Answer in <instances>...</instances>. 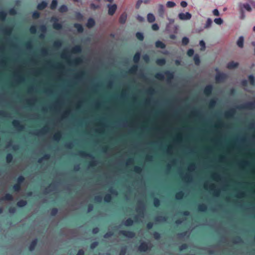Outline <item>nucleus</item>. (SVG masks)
Segmentation results:
<instances>
[{"label": "nucleus", "instance_id": "63", "mask_svg": "<svg viewBox=\"0 0 255 255\" xmlns=\"http://www.w3.org/2000/svg\"><path fill=\"white\" fill-rule=\"evenodd\" d=\"M98 245V243L97 242H95L94 243H93L91 246V249H94L95 248H96V247Z\"/></svg>", "mask_w": 255, "mask_h": 255}, {"label": "nucleus", "instance_id": "11", "mask_svg": "<svg viewBox=\"0 0 255 255\" xmlns=\"http://www.w3.org/2000/svg\"><path fill=\"white\" fill-rule=\"evenodd\" d=\"M121 233L128 238H132L134 236V234L129 231H123L121 232Z\"/></svg>", "mask_w": 255, "mask_h": 255}, {"label": "nucleus", "instance_id": "12", "mask_svg": "<svg viewBox=\"0 0 255 255\" xmlns=\"http://www.w3.org/2000/svg\"><path fill=\"white\" fill-rule=\"evenodd\" d=\"M147 19L149 22L152 23L155 21V17L153 14L152 13H149L147 15Z\"/></svg>", "mask_w": 255, "mask_h": 255}, {"label": "nucleus", "instance_id": "61", "mask_svg": "<svg viewBox=\"0 0 255 255\" xmlns=\"http://www.w3.org/2000/svg\"><path fill=\"white\" fill-rule=\"evenodd\" d=\"M155 206L157 207L159 205V201L157 199H155L154 201Z\"/></svg>", "mask_w": 255, "mask_h": 255}, {"label": "nucleus", "instance_id": "34", "mask_svg": "<svg viewBox=\"0 0 255 255\" xmlns=\"http://www.w3.org/2000/svg\"><path fill=\"white\" fill-rule=\"evenodd\" d=\"M132 220L130 219H128L125 221V225L127 226H131L132 224Z\"/></svg>", "mask_w": 255, "mask_h": 255}, {"label": "nucleus", "instance_id": "51", "mask_svg": "<svg viewBox=\"0 0 255 255\" xmlns=\"http://www.w3.org/2000/svg\"><path fill=\"white\" fill-rule=\"evenodd\" d=\"M76 17L77 19L80 20L82 18L83 16H82V14L80 13V12H76Z\"/></svg>", "mask_w": 255, "mask_h": 255}, {"label": "nucleus", "instance_id": "50", "mask_svg": "<svg viewBox=\"0 0 255 255\" xmlns=\"http://www.w3.org/2000/svg\"><path fill=\"white\" fill-rule=\"evenodd\" d=\"M152 29L153 30H157L159 29V26L158 25H157V24L156 23H154L153 24H152Z\"/></svg>", "mask_w": 255, "mask_h": 255}, {"label": "nucleus", "instance_id": "41", "mask_svg": "<svg viewBox=\"0 0 255 255\" xmlns=\"http://www.w3.org/2000/svg\"><path fill=\"white\" fill-rule=\"evenodd\" d=\"M249 81L251 83V84L254 85L255 84V78L253 75H250L249 77Z\"/></svg>", "mask_w": 255, "mask_h": 255}, {"label": "nucleus", "instance_id": "46", "mask_svg": "<svg viewBox=\"0 0 255 255\" xmlns=\"http://www.w3.org/2000/svg\"><path fill=\"white\" fill-rule=\"evenodd\" d=\"M194 53V50L193 49H190L187 51V55L189 56H192V55H193Z\"/></svg>", "mask_w": 255, "mask_h": 255}, {"label": "nucleus", "instance_id": "27", "mask_svg": "<svg viewBox=\"0 0 255 255\" xmlns=\"http://www.w3.org/2000/svg\"><path fill=\"white\" fill-rule=\"evenodd\" d=\"M140 59V54L139 53H136L133 57V61L134 62L137 63L138 62Z\"/></svg>", "mask_w": 255, "mask_h": 255}, {"label": "nucleus", "instance_id": "59", "mask_svg": "<svg viewBox=\"0 0 255 255\" xmlns=\"http://www.w3.org/2000/svg\"><path fill=\"white\" fill-rule=\"evenodd\" d=\"M24 180V178L20 176L18 178L17 181L18 182V184L21 183Z\"/></svg>", "mask_w": 255, "mask_h": 255}, {"label": "nucleus", "instance_id": "22", "mask_svg": "<svg viewBox=\"0 0 255 255\" xmlns=\"http://www.w3.org/2000/svg\"><path fill=\"white\" fill-rule=\"evenodd\" d=\"M194 60L195 64L197 65H199L200 63V59L199 56L198 54H195L194 56Z\"/></svg>", "mask_w": 255, "mask_h": 255}, {"label": "nucleus", "instance_id": "13", "mask_svg": "<svg viewBox=\"0 0 255 255\" xmlns=\"http://www.w3.org/2000/svg\"><path fill=\"white\" fill-rule=\"evenodd\" d=\"M52 19V20L54 19L56 21L53 23V28L54 29H57V30L60 29L62 28V25L61 23L57 22V21H58L57 19H56L55 18H53Z\"/></svg>", "mask_w": 255, "mask_h": 255}, {"label": "nucleus", "instance_id": "2", "mask_svg": "<svg viewBox=\"0 0 255 255\" xmlns=\"http://www.w3.org/2000/svg\"><path fill=\"white\" fill-rule=\"evenodd\" d=\"M107 7H108V14L110 15H113L116 9L117 8V5L116 4H108L107 5Z\"/></svg>", "mask_w": 255, "mask_h": 255}, {"label": "nucleus", "instance_id": "24", "mask_svg": "<svg viewBox=\"0 0 255 255\" xmlns=\"http://www.w3.org/2000/svg\"><path fill=\"white\" fill-rule=\"evenodd\" d=\"M12 125L15 128H21L20 123L18 120H14L12 122Z\"/></svg>", "mask_w": 255, "mask_h": 255}, {"label": "nucleus", "instance_id": "20", "mask_svg": "<svg viewBox=\"0 0 255 255\" xmlns=\"http://www.w3.org/2000/svg\"><path fill=\"white\" fill-rule=\"evenodd\" d=\"M214 21L218 25H221L223 23V20L221 17L215 18Z\"/></svg>", "mask_w": 255, "mask_h": 255}, {"label": "nucleus", "instance_id": "42", "mask_svg": "<svg viewBox=\"0 0 255 255\" xmlns=\"http://www.w3.org/2000/svg\"><path fill=\"white\" fill-rule=\"evenodd\" d=\"M143 2L142 0H138L137 1L136 4H135V8L136 9H139L141 4Z\"/></svg>", "mask_w": 255, "mask_h": 255}, {"label": "nucleus", "instance_id": "18", "mask_svg": "<svg viewBox=\"0 0 255 255\" xmlns=\"http://www.w3.org/2000/svg\"><path fill=\"white\" fill-rule=\"evenodd\" d=\"M166 6L168 8H173L176 6V3L173 1H168L166 3Z\"/></svg>", "mask_w": 255, "mask_h": 255}, {"label": "nucleus", "instance_id": "1", "mask_svg": "<svg viewBox=\"0 0 255 255\" xmlns=\"http://www.w3.org/2000/svg\"><path fill=\"white\" fill-rule=\"evenodd\" d=\"M178 18L181 20H188L192 17V15L189 12H180L178 15Z\"/></svg>", "mask_w": 255, "mask_h": 255}, {"label": "nucleus", "instance_id": "7", "mask_svg": "<svg viewBox=\"0 0 255 255\" xmlns=\"http://www.w3.org/2000/svg\"><path fill=\"white\" fill-rule=\"evenodd\" d=\"M239 63L236 62L231 61L227 64V68L229 69H234L238 67Z\"/></svg>", "mask_w": 255, "mask_h": 255}, {"label": "nucleus", "instance_id": "38", "mask_svg": "<svg viewBox=\"0 0 255 255\" xmlns=\"http://www.w3.org/2000/svg\"><path fill=\"white\" fill-rule=\"evenodd\" d=\"M183 196V193L182 192H179L176 194V198L177 199H180L182 198Z\"/></svg>", "mask_w": 255, "mask_h": 255}, {"label": "nucleus", "instance_id": "43", "mask_svg": "<svg viewBox=\"0 0 255 255\" xmlns=\"http://www.w3.org/2000/svg\"><path fill=\"white\" fill-rule=\"evenodd\" d=\"M60 137H61V134H60V133L59 132L56 133L54 135V138L56 140H60Z\"/></svg>", "mask_w": 255, "mask_h": 255}, {"label": "nucleus", "instance_id": "52", "mask_svg": "<svg viewBox=\"0 0 255 255\" xmlns=\"http://www.w3.org/2000/svg\"><path fill=\"white\" fill-rule=\"evenodd\" d=\"M30 31L31 33H34L36 31V28L35 26H32L30 28Z\"/></svg>", "mask_w": 255, "mask_h": 255}, {"label": "nucleus", "instance_id": "26", "mask_svg": "<svg viewBox=\"0 0 255 255\" xmlns=\"http://www.w3.org/2000/svg\"><path fill=\"white\" fill-rule=\"evenodd\" d=\"M189 38L187 37H184L182 40V43L184 45H186L189 43Z\"/></svg>", "mask_w": 255, "mask_h": 255}, {"label": "nucleus", "instance_id": "47", "mask_svg": "<svg viewBox=\"0 0 255 255\" xmlns=\"http://www.w3.org/2000/svg\"><path fill=\"white\" fill-rule=\"evenodd\" d=\"M213 14L215 16H219L220 15V12L219 11V10H218V9L216 8V9H214L213 11Z\"/></svg>", "mask_w": 255, "mask_h": 255}, {"label": "nucleus", "instance_id": "15", "mask_svg": "<svg viewBox=\"0 0 255 255\" xmlns=\"http://www.w3.org/2000/svg\"><path fill=\"white\" fill-rule=\"evenodd\" d=\"M212 90V87L211 85L207 86L204 89V93L206 95H209Z\"/></svg>", "mask_w": 255, "mask_h": 255}, {"label": "nucleus", "instance_id": "29", "mask_svg": "<svg viewBox=\"0 0 255 255\" xmlns=\"http://www.w3.org/2000/svg\"><path fill=\"white\" fill-rule=\"evenodd\" d=\"M240 19H244L246 17L244 10L243 9V8L240 9Z\"/></svg>", "mask_w": 255, "mask_h": 255}, {"label": "nucleus", "instance_id": "35", "mask_svg": "<svg viewBox=\"0 0 255 255\" xmlns=\"http://www.w3.org/2000/svg\"><path fill=\"white\" fill-rule=\"evenodd\" d=\"M67 10V7L65 5H62L59 8V11L61 12H65Z\"/></svg>", "mask_w": 255, "mask_h": 255}, {"label": "nucleus", "instance_id": "54", "mask_svg": "<svg viewBox=\"0 0 255 255\" xmlns=\"http://www.w3.org/2000/svg\"><path fill=\"white\" fill-rule=\"evenodd\" d=\"M180 5L183 7H185L187 6V2L185 1H181L180 2Z\"/></svg>", "mask_w": 255, "mask_h": 255}, {"label": "nucleus", "instance_id": "23", "mask_svg": "<svg viewBox=\"0 0 255 255\" xmlns=\"http://www.w3.org/2000/svg\"><path fill=\"white\" fill-rule=\"evenodd\" d=\"M100 7H101L100 5H99V4H95L93 3H91L90 4V8L93 10H96L97 9H99L100 8Z\"/></svg>", "mask_w": 255, "mask_h": 255}, {"label": "nucleus", "instance_id": "39", "mask_svg": "<svg viewBox=\"0 0 255 255\" xmlns=\"http://www.w3.org/2000/svg\"><path fill=\"white\" fill-rule=\"evenodd\" d=\"M199 210L201 211H205L206 209H207V207L206 206V205H204V204H202V205H200L199 206Z\"/></svg>", "mask_w": 255, "mask_h": 255}, {"label": "nucleus", "instance_id": "56", "mask_svg": "<svg viewBox=\"0 0 255 255\" xmlns=\"http://www.w3.org/2000/svg\"><path fill=\"white\" fill-rule=\"evenodd\" d=\"M13 188L15 191H18L20 189V185L19 184L14 185Z\"/></svg>", "mask_w": 255, "mask_h": 255}, {"label": "nucleus", "instance_id": "36", "mask_svg": "<svg viewBox=\"0 0 255 255\" xmlns=\"http://www.w3.org/2000/svg\"><path fill=\"white\" fill-rule=\"evenodd\" d=\"M136 36L137 38L140 40H142L144 38L143 34L141 32H137L136 34Z\"/></svg>", "mask_w": 255, "mask_h": 255}, {"label": "nucleus", "instance_id": "19", "mask_svg": "<svg viewBox=\"0 0 255 255\" xmlns=\"http://www.w3.org/2000/svg\"><path fill=\"white\" fill-rule=\"evenodd\" d=\"M47 5V3L45 1H42V2L39 3L37 5V8L39 9H44Z\"/></svg>", "mask_w": 255, "mask_h": 255}, {"label": "nucleus", "instance_id": "37", "mask_svg": "<svg viewBox=\"0 0 255 255\" xmlns=\"http://www.w3.org/2000/svg\"><path fill=\"white\" fill-rule=\"evenodd\" d=\"M6 16V13L5 11H2L0 12V18L2 20H4Z\"/></svg>", "mask_w": 255, "mask_h": 255}, {"label": "nucleus", "instance_id": "62", "mask_svg": "<svg viewBox=\"0 0 255 255\" xmlns=\"http://www.w3.org/2000/svg\"><path fill=\"white\" fill-rule=\"evenodd\" d=\"M137 70V66H133L130 70V71L131 72H134L136 70Z\"/></svg>", "mask_w": 255, "mask_h": 255}, {"label": "nucleus", "instance_id": "28", "mask_svg": "<svg viewBox=\"0 0 255 255\" xmlns=\"http://www.w3.org/2000/svg\"><path fill=\"white\" fill-rule=\"evenodd\" d=\"M26 204V202L24 200H20L17 202V206L19 207L24 206Z\"/></svg>", "mask_w": 255, "mask_h": 255}, {"label": "nucleus", "instance_id": "10", "mask_svg": "<svg viewBox=\"0 0 255 255\" xmlns=\"http://www.w3.org/2000/svg\"><path fill=\"white\" fill-rule=\"evenodd\" d=\"M127 14L126 13L124 12V13H123L121 15V16L120 17L119 21L121 23L124 24L127 20Z\"/></svg>", "mask_w": 255, "mask_h": 255}, {"label": "nucleus", "instance_id": "5", "mask_svg": "<svg viewBox=\"0 0 255 255\" xmlns=\"http://www.w3.org/2000/svg\"><path fill=\"white\" fill-rule=\"evenodd\" d=\"M227 77V75L223 73H218L216 76V80L217 82H221L224 80Z\"/></svg>", "mask_w": 255, "mask_h": 255}, {"label": "nucleus", "instance_id": "58", "mask_svg": "<svg viewBox=\"0 0 255 255\" xmlns=\"http://www.w3.org/2000/svg\"><path fill=\"white\" fill-rule=\"evenodd\" d=\"M143 59L145 61L148 62L149 61V58L147 55L145 54L143 55Z\"/></svg>", "mask_w": 255, "mask_h": 255}, {"label": "nucleus", "instance_id": "44", "mask_svg": "<svg viewBox=\"0 0 255 255\" xmlns=\"http://www.w3.org/2000/svg\"><path fill=\"white\" fill-rule=\"evenodd\" d=\"M111 200V196L110 195H106L104 198V200L106 202H109Z\"/></svg>", "mask_w": 255, "mask_h": 255}, {"label": "nucleus", "instance_id": "25", "mask_svg": "<svg viewBox=\"0 0 255 255\" xmlns=\"http://www.w3.org/2000/svg\"><path fill=\"white\" fill-rule=\"evenodd\" d=\"M36 243H37V240H33L32 242V243H31V245H30V246L29 247V250L30 251H32V250H34V249L35 248V246L36 245Z\"/></svg>", "mask_w": 255, "mask_h": 255}, {"label": "nucleus", "instance_id": "49", "mask_svg": "<svg viewBox=\"0 0 255 255\" xmlns=\"http://www.w3.org/2000/svg\"><path fill=\"white\" fill-rule=\"evenodd\" d=\"M136 17L137 20L139 22H142L144 20V18L141 15H137Z\"/></svg>", "mask_w": 255, "mask_h": 255}, {"label": "nucleus", "instance_id": "45", "mask_svg": "<svg viewBox=\"0 0 255 255\" xmlns=\"http://www.w3.org/2000/svg\"><path fill=\"white\" fill-rule=\"evenodd\" d=\"M12 159V156L11 154H8L6 156V161L7 162H10Z\"/></svg>", "mask_w": 255, "mask_h": 255}, {"label": "nucleus", "instance_id": "64", "mask_svg": "<svg viewBox=\"0 0 255 255\" xmlns=\"http://www.w3.org/2000/svg\"><path fill=\"white\" fill-rule=\"evenodd\" d=\"M249 2L255 8V1L253 0H249Z\"/></svg>", "mask_w": 255, "mask_h": 255}, {"label": "nucleus", "instance_id": "8", "mask_svg": "<svg viewBox=\"0 0 255 255\" xmlns=\"http://www.w3.org/2000/svg\"><path fill=\"white\" fill-rule=\"evenodd\" d=\"M149 247L150 246L147 244L145 243H142L139 247V250L141 252H145L147 251Z\"/></svg>", "mask_w": 255, "mask_h": 255}, {"label": "nucleus", "instance_id": "14", "mask_svg": "<svg viewBox=\"0 0 255 255\" xmlns=\"http://www.w3.org/2000/svg\"><path fill=\"white\" fill-rule=\"evenodd\" d=\"M212 20L210 18H208L206 21V22L204 26V28L208 29L211 27L212 24Z\"/></svg>", "mask_w": 255, "mask_h": 255}, {"label": "nucleus", "instance_id": "31", "mask_svg": "<svg viewBox=\"0 0 255 255\" xmlns=\"http://www.w3.org/2000/svg\"><path fill=\"white\" fill-rule=\"evenodd\" d=\"M157 64L159 65H163L165 63V60L164 59H157L156 61Z\"/></svg>", "mask_w": 255, "mask_h": 255}, {"label": "nucleus", "instance_id": "32", "mask_svg": "<svg viewBox=\"0 0 255 255\" xmlns=\"http://www.w3.org/2000/svg\"><path fill=\"white\" fill-rule=\"evenodd\" d=\"M75 28H77L78 32H80L83 31V27L80 24H75L74 25Z\"/></svg>", "mask_w": 255, "mask_h": 255}, {"label": "nucleus", "instance_id": "40", "mask_svg": "<svg viewBox=\"0 0 255 255\" xmlns=\"http://www.w3.org/2000/svg\"><path fill=\"white\" fill-rule=\"evenodd\" d=\"M3 199L6 200H11L12 199V196L9 194H7L4 197Z\"/></svg>", "mask_w": 255, "mask_h": 255}, {"label": "nucleus", "instance_id": "48", "mask_svg": "<svg viewBox=\"0 0 255 255\" xmlns=\"http://www.w3.org/2000/svg\"><path fill=\"white\" fill-rule=\"evenodd\" d=\"M155 77L157 79H162L164 78V75L161 73H157L156 74Z\"/></svg>", "mask_w": 255, "mask_h": 255}, {"label": "nucleus", "instance_id": "55", "mask_svg": "<svg viewBox=\"0 0 255 255\" xmlns=\"http://www.w3.org/2000/svg\"><path fill=\"white\" fill-rule=\"evenodd\" d=\"M40 30L43 32H45L46 31V27L45 25H41L40 27Z\"/></svg>", "mask_w": 255, "mask_h": 255}, {"label": "nucleus", "instance_id": "21", "mask_svg": "<svg viewBox=\"0 0 255 255\" xmlns=\"http://www.w3.org/2000/svg\"><path fill=\"white\" fill-rule=\"evenodd\" d=\"M81 51V48L80 46H76L73 47L72 49V52L73 53H79Z\"/></svg>", "mask_w": 255, "mask_h": 255}, {"label": "nucleus", "instance_id": "16", "mask_svg": "<svg viewBox=\"0 0 255 255\" xmlns=\"http://www.w3.org/2000/svg\"><path fill=\"white\" fill-rule=\"evenodd\" d=\"M95 24V21L93 18H89L87 23V26L89 28L93 27Z\"/></svg>", "mask_w": 255, "mask_h": 255}, {"label": "nucleus", "instance_id": "9", "mask_svg": "<svg viewBox=\"0 0 255 255\" xmlns=\"http://www.w3.org/2000/svg\"><path fill=\"white\" fill-rule=\"evenodd\" d=\"M244 38L243 36H241L238 38L237 41V45L242 48L244 46Z\"/></svg>", "mask_w": 255, "mask_h": 255}, {"label": "nucleus", "instance_id": "4", "mask_svg": "<svg viewBox=\"0 0 255 255\" xmlns=\"http://www.w3.org/2000/svg\"><path fill=\"white\" fill-rule=\"evenodd\" d=\"M158 13L159 16L161 17H163L165 13V8L164 6L162 4H158Z\"/></svg>", "mask_w": 255, "mask_h": 255}, {"label": "nucleus", "instance_id": "60", "mask_svg": "<svg viewBox=\"0 0 255 255\" xmlns=\"http://www.w3.org/2000/svg\"><path fill=\"white\" fill-rule=\"evenodd\" d=\"M32 16L34 18H37L39 16V13L38 12H36H36H34L33 13Z\"/></svg>", "mask_w": 255, "mask_h": 255}, {"label": "nucleus", "instance_id": "3", "mask_svg": "<svg viewBox=\"0 0 255 255\" xmlns=\"http://www.w3.org/2000/svg\"><path fill=\"white\" fill-rule=\"evenodd\" d=\"M179 26L177 25H171L168 24L166 27V30L170 32L176 33L178 32Z\"/></svg>", "mask_w": 255, "mask_h": 255}, {"label": "nucleus", "instance_id": "17", "mask_svg": "<svg viewBox=\"0 0 255 255\" xmlns=\"http://www.w3.org/2000/svg\"><path fill=\"white\" fill-rule=\"evenodd\" d=\"M155 46L157 48L163 49L165 47V45L160 41H157L155 43Z\"/></svg>", "mask_w": 255, "mask_h": 255}, {"label": "nucleus", "instance_id": "53", "mask_svg": "<svg viewBox=\"0 0 255 255\" xmlns=\"http://www.w3.org/2000/svg\"><path fill=\"white\" fill-rule=\"evenodd\" d=\"M16 10L14 8H11L9 11V13L11 15H14L16 14Z\"/></svg>", "mask_w": 255, "mask_h": 255}, {"label": "nucleus", "instance_id": "57", "mask_svg": "<svg viewBox=\"0 0 255 255\" xmlns=\"http://www.w3.org/2000/svg\"><path fill=\"white\" fill-rule=\"evenodd\" d=\"M126 253V249L124 248L122 249L120 255H125Z\"/></svg>", "mask_w": 255, "mask_h": 255}, {"label": "nucleus", "instance_id": "30", "mask_svg": "<svg viewBox=\"0 0 255 255\" xmlns=\"http://www.w3.org/2000/svg\"><path fill=\"white\" fill-rule=\"evenodd\" d=\"M57 5V1L56 0H53L50 5L51 9H54L56 8Z\"/></svg>", "mask_w": 255, "mask_h": 255}, {"label": "nucleus", "instance_id": "6", "mask_svg": "<svg viewBox=\"0 0 255 255\" xmlns=\"http://www.w3.org/2000/svg\"><path fill=\"white\" fill-rule=\"evenodd\" d=\"M240 9L243 8L244 10L246 9L247 11L251 12L252 11V8L249 3H239Z\"/></svg>", "mask_w": 255, "mask_h": 255}, {"label": "nucleus", "instance_id": "33", "mask_svg": "<svg viewBox=\"0 0 255 255\" xmlns=\"http://www.w3.org/2000/svg\"><path fill=\"white\" fill-rule=\"evenodd\" d=\"M199 45L201 47V50L202 51L204 50L205 49L206 46H205V43L203 40H201L200 41Z\"/></svg>", "mask_w": 255, "mask_h": 255}]
</instances>
